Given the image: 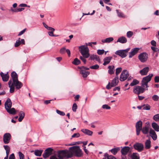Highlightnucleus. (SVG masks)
<instances>
[{
  "instance_id": "nucleus-9",
  "label": "nucleus",
  "mask_w": 159,
  "mask_h": 159,
  "mask_svg": "<svg viewBox=\"0 0 159 159\" xmlns=\"http://www.w3.org/2000/svg\"><path fill=\"white\" fill-rule=\"evenodd\" d=\"M11 135L9 133H5L3 135V141L5 144H8L11 139Z\"/></svg>"
},
{
  "instance_id": "nucleus-8",
  "label": "nucleus",
  "mask_w": 159,
  "mask_h": 159,
  "mask_svg": "<svg viewBox=\"0 0 159 159\" xmlns=\"http://www.w3.org/2000/svg\"><path fill=\"white\" fill-rule=\"evenodd\" d=\"M138 58L141 62H144L147 60L148 55L146 52L141 53L139 56Z\"/></svg>"
},
{
  "instance_id": "nucleus-49",
  "label": "nucleus",
  "mask_w": 159,
  "mask_h": 159,
  "mask_svg": "<svg viewBox=\"0 0 159 159\" xmlns=\"http://www.w3.org/2000/svg\"><path fill=\"white\" fill-rule=\"evenodd\" d=\"M99 67V66L98 65H95L90 67V68L92 69H97Z\"/></svg>"
},
{
  "instance_id": "nucleus-28",
  "label": "nucleus",
  "mask_w": 159,
  "mask_h": 159,
  "mask_svg": "<svg viewBox=\"0 0 159 159\" xmlns=\"http://www.w3.org/2000/svg\"><path fill=\"white\" fill-rule=\"evenodd\" d=\"M11 77L12 78L13 82L18 80L17 74L15 71H13L11 73Z\"/></svg>"
},
{
  "instance_id": "nucleus-38",
  "label": "nucleus",
  "mask_w": 159,
  "mask_h": 159,
  "mask_svg": "<svg viewBox=\"0 0 159 159\" xmlns=\"http://www.w3.org/2000/svg\"><path fill=\"white\" fill-rule=\"evenodd\" d=\"M143 109V110H149L150 109V107L149 105L148 104H145L143 105L142 106Z\"/></svg>"
},
{
  "instance_id": "nucleus-43",
  "label": "nucleus",
  "mask_w": 159,
  "mask_h": 159,
  "mask_svg": "<svg viewBox=\"0 0 159 159\" xmlns=\"http://www.w3.org/2000/svg\"><path fill=\"white\" fill-rule=\"evenodd\" d=\"M133 33L132 31H129L126 34L127 36L129 38H130L133 35Z\"/></svg>"
},
{
  "instance_id": "nucleus-39",
  "label": "nucleus",
  "mask_w": 159,
  "mask_h": 159,
  "mask_svg": "<svg viewBox=\"0 0 159 159\" xmlns=\"http://www.w3.org/2000/svg\"><path fill=\"white\" fill-rule=\"evenodd\" d=\"M139 83V82L136 79H134L133 80V81L131 83V84H130V86H133L138 84Z\"/></svg>"
},
{
  "instance_id": "nucleus-12",
  "label": "nucleus",
  "mask_w": 159,
  "mask_h": 159,
  "mask_svg": "<svg viewBox=\"0 0 159 159\" xmlns=\"http://www.w3.org/2000/svg\"><path fill=\"white\" fill-rule=\"evenodd\" d=\"M66 155L65 150L59 151L58 152L57 157L59 159L66 158Z\"/></svg>"
},
{
  "instance_id": "nucleus-19",
  "label": "nucleus",
  "mask_w": 159,
  "mask_h": 159,
  "mask_svg": "<svg viewBox=\"0 0 159 159\" xmlns=\"http://www.w3.org/2000/svg\"><path fill=\"white\" fill-rule=\"evenodd\" d=\"M130 149V148L129 147H124L121 150V152L122 155H125L127 154L129 152Z\"/></svg>"
},
{
  "instance_id": "nucleus-62",
  "label": "nucleus",
  "mask_w": 159,
  "mask_h": 159,
  "mask_svg": "<svg viewBox=\"0 0 159 159\" xmlns=\"http://www.w3.org/2000/svg\"><path fill=\"white\" fill-rule=\"evenodd\" d=\"M83 56H80V59L85 64L86 62V60L84 58Z\"/></svg>"
},
{
  "instance_id": "nucleus-33",
  "label": "nucleus",
  "mask_w": 159,
  "mask_h": 159,
  "mask_svg": "<svg viewBox=\"0 0 159 159\" xmlns=\"http://www.w3.org/2000/svg\"><path fill=\"white\" fill-rule=\"evenodd\" d=\"M25 114L22 111L20 112L19 114V117L18 119V120L19 122H21L22 121L25 117Z\"/></svg>"
},
{
  "instance_id": "nucleus-11",
  "label": "nucleus",
  "mask_w": 159,
  "mask_h": 159,
  "mask_svg": "<svg viewBox=\"0 0 159 159\" xmlns=\"http://www.w3.org/2000/svg\"><path fill=\"white\" fill-rule=\"evenodd\" d=\"M134 148L137 150L138 152H140L142 151L143 149V145L139 143H136L134 145Z\"/></svg>"
},
{
  "instance_id": "nucleus-58",
  "label": "nucleus",
  "mask_w": 159,
  "mask_h": 159,
  "mask_svg": "<svg viewBox=\"0 0 159 159\" xmlns=\"http://www.w3.org/2000/svg\"><path fill=\"white\" fill-rule=\"evenodd\" d=\"M154 81L155 83H158L159 82V76H156L154 78Z\"/></svg>"
},
{
  "instance_id": "nucleus-23",
  "label": "nucleus",
  "mask_w": 159,
  "mask_h": 159,
  "mask_svg": "<svg viewBox=\"0 0 159 159\" xmlns=\"http://www.w3.org/2000/svg\"><path fill=\"white\" fill-rule=\"evenodd\" d=\"M127 42V39L125 37L123 36H122L119 38L117 41V42H119L122 43H125Z\"/></svg>"
},
{
  "instance_id": "nucleus-27",
  "label": "nucleus",
  "mask_w": 159,
  "mask_h": 159,
  "mask_svg": "<svg viewBox=\"0 0 159 159\" xmlns=\"http://www.w3.org/2000/svg\"><path fill=\"white\" fill-rule=\"evenodd\" d=\"M108 68L109 69L108 72L111 75L114 73L115 70L114 66H109Z\"/></svg>"
},
{
  "instance_id": "nucleus-4",
  "label": "nucleus",
  "mask_w": 159,
  "mask_h": 159,
  "mask_svg": "<svg viewBox=\"0 0 159 159\" xmlns=\"http://www.w3.org/2000/svg\"><path fill=\"white\" fill-rule=\"evenodd\" d=\"M118 79V76H116L112 80L111 84L110 82L108 83V84L106 86V89H110L111 87H115L117 85L119 82Z\"/></svg>"
},
{
  "instance_id": "nucleus-10",
  "label": "nucleus",
  "mask_w": 159,
  "mask_h": 159,
  "mask_svg": "<svg viewBox=\"0 0 159 159\" xmlns=\"http://www.w3.org/2000/svg\"><path fill=\"white\" fill-rule=\"evenodd\" d=\"M53 149L51 148H48L44 152L43 154L44 158H46L49 157L52 154Z\"/></svg>"
},
{
  "instance_id": "nucleus-25",
  "label": "nucleus",
  "mask_w": 159,
  "mask_h": 159,
  "mask_svg": "<svg viewBox=\"0 0 159 159\" xmlns=\"http://www.w3.org/2000/svg\"><path fill=\"white\" fill-rule=\"evenodd\" d=\"M89 59L93 60H96L98 62H100V59L99 58V57L96 55H92L90 57Z\"/></svg>"
},
{
  "instance_id": "nucleus-37",
  "label": "nucleus",
  "mask_w": 159,
  "mask_h": 159,
  "mask_svg": "<svg viewBox=\"0 0 159 159\" xmlns=\"http://www.w3.org/2000/svg\"><path fill=\"white\" fill-rule=\"evenodd\" d=\"M132 159H139V156L138 153H133L131 156Z\"/></svg>"
},
{
  "instance_id": "nucleus-50",
  "label": "nucleus",
  "mask_w": 159,
  "mask_h": 159,
  "mask_svg": "<svg viewBox=\"0 0 159 159\" xmlns=\"http://www.w3.org/2000/svg\"><path fill=\"white\" fill-rule=\"evenodd\" d=\"M77 105L75 103H74L73 104L72 107V110L74 112H75L77 109Z\"/></svg>"
},
{
  "instance_id": "nucleus-31",
  "label": "nucleus",
  "mask_w": 159,
  "mask_h": 159,
  "mask_svg": "<svg viewBox=\"0 0 159 159\" xmlns=\"http://www.w3.org/2000/svg\"><path fill=\"white\" fill-rule=\"evenodd\" d=\"M149 127L148 125H146L144 127H143L141 129L143 133L144 134H148L149 131Z\"/></svg>"
},
{
  "instance_id": "nucleus-16",
  "label": "nucleus",
  "mask_w": 159,
  "mask_h": 159,
  "mask_svg": "<svg viewBox=\"0 0 159 159\" xmlns=\"http://www.w3.org/2000/svg\"><path fill=\"white\" fill-rule=\"evenodd\" d=\"M13 84L16 87V89H20L22 86V84L18 80L13 82Z\"/></svg>"
},
{
  "instance_id": "nucleus-32",
  "label": "nucleus",
  "mask_w": 159,
  "mask_h": 159,
  "mask_svg": "<svg viewBox=\"0 0 159 159\" xmlns=\"http://www.w3.org/2000/svg\"><path fill=\"white\" fill-rule=\"evenodd\" d=\"M6 110L9 114H11L15 115L16 113V111L15 109L14 108H11L10 109H7Z\"/></svg>"
},
{
  "instance_id": "nucleus-22",
  "label": "nucleus",
  "mask_w": 159,
  "mask_h": 159,
  "mask_svg": "<svg viewBox=\"0 0 159 159\" xmlns=\"http://www.w3.org/2000/svg\"><path fill=\"white\" fill-rule=\"evenodd\" d=\"M81 131L84 133L89 136H91L93 134L92 131L88 129H81Z\"/></svg>"
},
{
  "instance_id": "nucleus-52",
  "label": "nucleus",
  "mask_w": 159,
  "mask_h": 159,
  "mask_svg": "<svg viewBox=\"0 0 159 159\" xmlns=\"http://www.w3.org/2000/svg\"><path fill=\"white\" fill-rule=\"evenodd\" d=\"M105 156H107V159H116L114 156L112 155L108 156L107 154H105Z\"/></svg>"
},
{
  "instance_id": "nucleus-41",
  "label": "nucleus",
  "mask_w": 159,
  "mask_h": 159,
  "mask_svg": "<svg viewBox=\"0 0 159 159\" xmlns=\"http://www.w3.org/2000/svg\"><path fill=\"white\" fill-rule=\"evenodd\" d=\"M122 69L121 67H119L116 69V76H118V75L121 71Z\"/></svg>"
},
{
  "instance_id": "nucleus-40",
  "label": "nucleus",
  "mask_w": 159,
  "mask_h": 159,
  "mask_svg": "<svg viewBox=\"0 0 159 159\" xmlns=\"http://www.w3.org/2000/svg\"><path fill=\"white\" fill-rule=\"evenodd\" d=\"M80 63V61L78 58H75L72 62V63L75 65H79Z\"/></svg>"
},
{
  "instance_id": "nucleus-20",
  "label": "nucleus",
  "mask_w": 159,
  "mask_h": 159,
  "mask_svg": "<svg viewBox=\"0 0 159 159\" xmlns=\"http://www.w3.org/2000/svg\"><path fill=\"white\" fill-rule=\"evenodd\" d=\"M112 58V57L111 56H109L106 57L103 59L104 63L103 65L104 66H106L110 62Z\"/></svg>"
},
{
  "instance_id": "nucleus-63",
  "label": "nucleus",
  "mask_w": 159,
  "mask_h": 159,
  "mask_svg": "<svg viewBox=\"0 0 159 159\" xmlns=\"http://www.w3.org/2000/svg\"><path fill=\"white\" fill-rule=\"evenodd\" d=\"M9 159H15V156L13 153H12L10 155Z\"/></svg>"
},
{
  "instance_id": "nucleus-53",
  "label": "nucleus",
  "mask_w": 159,
  "mask_h": 159,
  "mask_svg": "<svg viewBox=\"0 0 159 159\" xmlns=\"http://www.w3.org/2000/svg\"><path fill=\"white\" fill-rule=\"evenodd\" d=\"M159 98V97L156 95H153L152 97V99L155 101H157Z\"/></svg>"
},
{
  "instance_id": "nucleus-3",
  "label": "nucleus",
  "mask_w": 159,
  "mask_h": 159,
  "mask_svg": "<svg viewBox=\"0 0 159 159\" xmlns=\"http://www.w3.org/2000/svg\"><path fill=\"white\" fill-rule=\"evenodd\" d=\"M79 51L84 58H87L89 56V48L85 45H82L79 47Z\"/></svg>"
},
{
  "instance_id": "nucleus-47",
  "label": "nucleus",
  "mask_w": 159,
  "mask_h": 159,
  "mask_svg": "<svg viewBox=\"0 0 159 159\" xmlns=\"http://www.w3.org/2000/svg\"><path fill=\"white\" fill-rule=\"evenodd\" d=\"M18 155L19 157V159H24V155L21 152H18Z\"/></svg>"
},
{
  "instance_id": "nucleus-6",
  "label": "nucleus",
  "mask_w": 159,
  "mask_h": 159,
  "mask_svg": "<svg viewBox=\"0 0 159 159\" xmlns=\"http://www.w3.org/2000/svg\"><path fill=\"white\" fill-rule=\"evenodd\" d=\"M145 90L142 86H136L134 87L133 92L134 93L139 95L140 93H143Z\"/></svg>"
},
{
  "instance_id": "nucleus-29",
  "label": "nucleus",
  "mask_w": 159,
  "mask_h": 159,
  "mask_svg": "<svg viewBox=\"0 0 159 159\" xmlns=\"http://www.w3.org/2000/svg\"><path fill=\"white\" fill-rule=\"evenodd\" d=\"M142 123L141 121L139 120L136 123V129H142Z\"/></svg>"
},
{
  "instance_id": "nucleus-59",
  "label": "nucleus",
  "mask_w": 159,
  "mask_h": 159,
  "mask_svg": "<svg viewBox=\"0 0 159 159\" xmlns=\"http://www.w3.org/2000/svg\"><path fill=\"white\" fill-rule=\"evenodd\" d=\"M3 147L6 151H10V147L7 145H4Z\"/></svg>"
},
{
  "instance_id": "nucleus-13",
  "label": "nucleus",
  "mask_w": 159,
  "mask_h": 159,
  "mask_svg": "<svg viewBox=\"0 0 159 159\" xmlns=\"http://www.w3.org/2000/svg\"><path fill=\"white\" fill-rule=\"evenodd\" d=\"M139 50V48H135L132 49L131 52L129 53V57L131 58L133 57L138 53Z\"/></svg>"
},
{
  "instance_id": "nucleus-60",
  "label": "nucleus",
  "mask_w": 159,
  "mask_h": 159,
  "mask_svg": "<svg viewBox=\"0 0 159 159\" xmlns=\"http://www.w3.org/2000/svg\"><path fill=\"white\" fill-rule=\"evenodd\" d=\"M26 30V29H25L24 30H22L19 33L18 35L20 36V35H22V34H23L25 32Z\"/></svg>"
},
{
  "instance_id": "nucleus-18",
  "label": "nucleus",
  "mask_w": 159,
  "mask_h": 159,
  "mask_svg": "<svg viewBox=\"0 0 159 159\" xmlns=\"http://www.w3.org/2000/svg\"><path fill=\"white\" fill-rule=\"evenodd\" d=\"M0 75L3 81L6 82L8 80L9 75L8 72L6 74H4L2 72H1L0 73Z\"/></svg>"
},
{
  "instance_id": "nucleus-61",
  "label": "nucleus",
  "mask_w": 159,
  "mask_h": 159,
  "mask_svg": "<svg viewBox=\"0 0 159 159\" xmlns=\"http://www.w3.org/2000/svg\"><path fill=\"white\" fill-rule=\"evenodd\" d=\"M151 49L154 52H157L159 51V49L154 47H151Z\"/></svg>"
},
{
  "instance_id": "nucleus-14",
  "label": "nucleus",
  "mask_w": 159,
  "mask_h": 159,
  "mask_svg": "<svg viewBox=\"0 0 159 159\" xmlns=\"http://www.w3.org/2000/svg\"><path fill=\"white\" fill-rule=\"evenodd\" d=\"M149 133L150 136L154 140H156L157 139V136L155 131L153 129H151L150 130Z\"/></svg>"
},
{
  "instance_id": "nucleus-1",
  "label": "nucleus",
  "mask_w": 159,
  "mask_h": 159,
  "mask_svg": "<svg viewBox=\"0 0 159 159\" xmlns=\"http://www.w3.org/2000/svg\"><path fill=\"white\" fill-rule=\"evenodd\" d=\"M72 149L73 155L76 157H80L83 155V152L79 146H75L71 147L69 149Z\"/></svg>"
},
{
  "instance_id": "nucleus-55",
  "label": "nucleus",
  "mask_w": 159,
  "mask_h": 159,
  "mask_svg": "<svg viewBox=\"0 0 159 159\" xmlns=\"http://www.w3.org/2000/svg\"><path fill=\"white\" fill-rule=\"evenodd\" d=\"M10 88V93H13L14 91V89H15V88L14 86H11L10 87H9Z\"/></svg>"
},
{
  "instance_id": "nucleus-24",
  "label": "nucleus",
  "mask_w": 159,
  "mask_h": 159,
  "mask_svg": "<svg viewBox=\"0 0 159 159\" xmlns=\"http://www.w3.org/2000/svg\"><path fill=\"white\" fill-rule=\"evenodd\" d=\"M152 126L154 130L157 132L159 131V125L155 122H153L152 124Z\"/></svg>"
},
{
  "instance_id": "nucleus-56",
  "label": "nucleus",
  "mask_w": 159,
  "mask_h": 159,
  "mask_svg": "<svg viewBox=\"0 0 159 159\" xmlns=\"http://www.w3.org/2000/svg\"><path fill=\"white\" fill-rule=\"evenodd\" d=\"M53 31H49L48 32V34L50 36L52 37H56L58 36V35H54L53 33Z\"/></svg>"
},
{
  "instance_id": "nucleus-21",
  "label": "nucleus",
  "mask_w": 159,
  "mask_h": 159,
  "mask_svg": "<svg viewBox=\"0 0 159 159\" xmlns=\"http://www.w3.org/2000/svg\"><path fill=\"white\" fill-rule=\"evenodd\" d=\"M149 70V68L147 67L143 68L139 71V73L142 75H146Z\"/></svg>"
},
{
  "instance_id": "nucleus-48",
  "label": "nucleus",
  "mask_w": 159,
  "mask_h": 159,
  "mask_svg": "<svg viewBox=\"0 0 159 159\" xmlns=\"http://www.w3.org/2000/svg\"><path fill=\"white\" fill-rule=\"evenodd\" d=\"M20 38H19V40H17L15 43V47H18V46H19L21 44L20 41Z\"/></svg>"
},
{
  "instance_id": "nucleus-17",
  "label": "nucleus",
  "mask_w": 159,
  "mask_h": 159,
  "mask_svg": "<svg viewBox=\"0 0 159 159\" xmlns=\"http://www.w3.org/2000/svg\"><path fill=\"white\" fill-rule=\"evenodd\" d=\"M68 150H65L66 154V158L68 159L72 157L73 156V152H72V149Z\"/></svg>"
},
{
  "instance_id": "nucleus-30",
  "label": "nucleus",
  "mask_w": 159,
  "mask_h": 159,
  "mask_svg": "<svg viewBox=\"0 0 159 159\" xmlns=\"http://www.w3.org/2000/svg\"><path fill=\"white\" fill-rule=\"evenodd\" d=\"M80 73L84 78H86L89 74V71L84 70H81Z\"/></svg>"
},
{
  "instance_id": "nucleus-46",
  "label": "nucleus",
  "mask_w": 159,
  "mask_h": 159,
  "mask_svg": "<svg viewBox=\"0 0 159 159\" xmlns=\"http://www.w3.org/2000/svg\"><path fill=\"white\" fill-rule=\"evenodd\" d=\"M66 49L65 47H63L60 50V52L61 54H64L66 52Z\"/></svg>"
},
{
  "instance_id": "nucleus-34",
  "label": "nucleus",
  "mask_w": 159,
  "mask_h": 159,
  "mask_svg": "<svg viewBox=\"0 0 159 159\" xmlns=\"http://www.w3.org/2000/svg\"><path fill=\"white\" fill-rule=\"evenodd\" d=\"M113 39H114L112 37H109L105 39L102 40V43H109L113 41Z\"/></svg>"
},
{
  "instance_id": "nucleus-7",
  "label": "nucleus",
  "mask_w": 159,
  "mask_h": 159,
  "mask_svg": "<svg viewBox=\"0 0 159 159\" xmlns=\"http://www.w3.org/2000/svg\"><path fill=\"white\" fill-rule=\"evenodd\" d=\"M129 74L127 71L126 70H123L121 74L120 80V81L125 80L129 76Z\"/></svg>"
},
{
  "instance_id": "nucleus-35",
  "label": "nucleus",
  "mask_w": 159,
  "mask_h": 159,
  "mask_svg": "<svg viewBox=\"0 0 159 159\" xmlns=\"http://www.w3.org/2000/svg\"><path fill=\"white\" fill-rule=\"evenodd\" d=\"M43 152V150L37 149L35 150L34 153L36 156H40Z\"/></svg>"
},
{
  "instance_id": "nucleus-42",
  "label": "nucleus",
  "mask_w": 159,
  "mask_h": 159,
  "mask_svg": "<svg viewBox=\"0 0 159 159\" xmlns=\"http://www.w3.org/2000/svg\"><path fill=\"white\" fill-rule=\"evenodd\" d=\"M153 119L156 121H159V114L155 115L153 117Z\"/></svg>"
},
{
  "instance_id": "nucleus-57",
  "label": "nucleus",
  "mask_w": 159,
  "mask_h": 159,
  "mask_svg": "<svg viewBox=\"0 0 159 159\" xmlns=\"http://www.w3.org/2000/svg\"><path fill=\"white\" fill-rule=\"evenodd\" d=\"M80 136V134L79 133H76L74 134L72 136V138H78Z\"/></svg>"
},
{
  "instance_id": "nucleus-45",
  "label": "nucleus",
  "mask_w": 159,
  "mask_h": 159,
  "mask_svg": "<svg viewBox=\"0 0 159 159\" xmlns=\"http://www.w3.org/2000/svg\"><path fill=\"white\" fill-rule=\"evenodd\" d=\"M116 12L117 13L118 16L119 17H124V15L121 12H119L118 10H116Z\"/></svg>"
},
{
  "instance_id": "nucleus-64",
  "label": "nucleus",
  "mask_w": 159,
  "mask_h": 159,
  "mask_svg": "<svg viewBox=\"0 0 159 159\" xmlns=\"http://www.w3.org/2000/svg\"><path fill=\"white\" fill-rule=\"evenodd\" d=\"M151 43L152 45L154 46H156V43L154 40H152L151 42Z\"/></svg>"
},
{
  "instance_id": "nucleus-51",
  "label": "nucleus",
  "mask_w": 159,
  "mask_h": 159,
  "mask_svg": "<svg viewBox=\"0 0 159 159\" xmlns=\"http://www.w3.org/2000/svg\"><path fill=\"white\" fill-rule=\"evenodd\" d=\"M102 108L106 109H110L111 107L107 104L103 105L102 107Z\"/></svg>"
},
{
  "instance_id": "nucleus-26",
  "label": "nucleus",
  "mask_w": 159,
  "mask_h": 159,
  "mask_svg": "<svg viewBox=\"0 0 159 159\" xmlns=\"http://www.w3.org/2000/svg\"><path fill=\"white\" fill-rule=\"evenodd\" d=\"M151 142L149 139L147 140L145 143V147L146 149H148L150 148Z\"/></svg>"
},
{
  "instance_id": "nucleus-44",
  "label": "nucleus",
  "mask_w": 159,
  "mask_h": 159,
  "mask_svg": "<svg viewBox=\"0 0 159 159\" xmlns=\"http://www.w3.org/2000/svg\"><path fill=\"white\" fill-rule=\"evenodd\" d=\"M56 111L57 113L58 114L60 115L61 116H65V113L64 112L58 110H57Z\"/></svg>"
},
{
  "instance_id": "nucleus-5",
  "label": "nucleus",
  "mask_w": 159,
  "mask_h": 159,
  "mask_svg": "<svg viewBox=\"0 0 159 159\" xmlns=\"http://www.w3.org/2000/svg\"><path fill=\"white\" fill-rule=\"evenodd\" d=\"M129 49L130 48H128L125 50H119L116 51L115 54L119 56L122 58H124L126 56V54Z\"/></svg>"
},
{
  "instance_id": "nucleus-2",
  "label": "nucleus",
  "mask_w": 159,
  "mask_h": 159,
  "mask_svg": "<svg viewBox=\"0 0 159 159\" xmlns=\"http://www.w3.org/2000/svg\"><path fill=\"white\" fill-rule=\"evenodd\" d=\"M153 75L152 74H150L148 75L143 78L141 81V86L143 87H144L145 86L146 88L145 89L146 90H148V83L151 81Z\"/></svg>"
},
{
  "instance_id": "nucleus-15",
  "label": "nucleus",
  "mask_w": 159,
  "mask_h": 159,
  "mask_svg": "<svg viewBox=\"0 0 159 159\" xmlns=\"http://www.w3.org/2000/svg\"><path fill=\"white\" fill-rule=\"evenodd\" d=\"M11 105L12 103L11 100L10 98H8L5 103V107L6 110L11 108Z\"/></svg>"
},
{
  "instance_id": "nucleus-54",
  "label": "nucleus",
  "mask_w": 159,
  "mask_h": 159,
  "mask_svg": "<svg viewBox=\"0 0 159 159\" xmlns=\"http://www.w3.org/2000/svg\"><path fill=\"white\" fill-rule=\"evenodd\" d=\"M104 50L103 49L102 50H97V53L99 55H101L104 53Z\"/></svg>"
},
{
  "instance_id": "nucleus-36",
  "label": "nucleus",
  "mask_w": 159,
  "mask_h": 159,
  "mask_svg": "<svg viewBox=\"0 0 159 159\" xmlns=\"http://www.w3.org/2000/svg\"><path fill=\"white\" fill-rule=\"evenodd\" d=\"M120 150V148L119 147H117L115 148H114L111 149L110 151L114 155L116 154L117 152Z\"/></svg>"
}]
</instances>
